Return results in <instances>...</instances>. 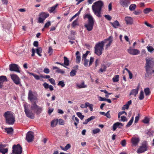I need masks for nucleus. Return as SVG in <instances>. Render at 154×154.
<instances>
[{"label":"nucleus","mask_w":154,"mask_h":154,"mask_svg":"<svg viewBox=\"0 0 154 154\" xmlns=\"http://www.w3.org/2000/svg\"><path fill=\"white\" fill-rule=\"evenodd\" d=\"M76 71L75 70L73 69L70 73V75L72 77L76 75Z\"/></svg>","instance_id":"38"},{"label":"nucleus","mask_w":154,"mask_h":154,"mask_svg":"<svg viewBox=\"0 0 154 154\" xmlns=\"http://www.w3.org/2000/svg\"><path fill=\"white\" fill-rule=\"evenodd\" d=\"M45 19V17L44 18H42L39 16L38 19V22L39 23H43Z\"/></svg>","instance_id":"43"},{"label":"nucleus","mask_w":154,"mask_h":154,"mask_svg":"<svg viewBox=\"0 0 154 154\" xmlns=\"http://www.w3.org/2000/svg\"><path fill=\"white\" fill-rule=\"evenodd\" d=\"M84 18H87L88 19V23L85 24V26L88 31H91L94 25V20L93 17L90 14H85L84 17Z\"/></svg>","instance_id":"4"},{"label":"nucleus","mask_w":154,"mask_h":154,"mask_svg":"<svg viewBox=\"0 0 154 154\" xmlns=\"http://www.w3.org/2000/svg\"><path fill=\"white\" fill-rule=\"evenodd\" d=\"M12 149V153L14 154H21L22 152V148L19 144L14 145Z\"/></svg>","instance_id":"7"},{"label":"nucleus","mask_w":154,"mask_h":154,"mask_svg":"<svg viewBox=\"0 0 154 154\" xmlns=\"http://www.w3.org/2000/svg\"><path fill=\"white\" fill-rule=\"evenodd\" d=\"M57 85L58 86H60L62 87H63L65 86V84L63 81H60L59 82Z\"/></svg>","instance_id":"40"},{"label":"nucleus","mask_w":154,"mask_h":154,"mask_svg":"<svg viewBox=\"0 0 154 154\" xmlns=\"http://www.w3.org/2000/svg\"><path fill=\"white\" fill-rule=\"evenodd\" d=\"M153 10L150 8H147L144 9L143 12L145 14H148L151 11H152Z\"/></svg>","instance_id":"30"},{"label":"nucleus","mask_w":154,"mask_h":154,"mask_svg":"<svg viewBox=\"0 0 154 154\" xmlns=\"http://www.w3.org/2000/svg\"><path fill=\"white\" fill-rule=\"evenodd\" d=\"M10 76L11 79L16 84L19 85L20 86H22L20 79L17 75L13 74H11Z\"/></svg>","instance_id":"9"},{"label":"nucleus","mask_w":154,"mask_h":154,"mask_svg":"<svg viewBox=\"0 0 154 154\" xmlns=\"http://www.w3.org/2000/svg\"><path fill=\"white\" fill-rule=\"evenodd\" d=\"M145 66L146 73L145 74V78L146 79L151 76V73L149 72V69L151 67V65H154V61H152L150 59H146V64Z\"/></svg>","instance_id":"5"},{"label":"nucleus","mask_w":154,"mask_h":154,"mask_svg":"<svg viewBox=\"0 0 154 154\" xmlns=\"http://www.w3.org/2000/svg\"><path fill=\"white\" fill-rule=\"evenodd\" d=\"M127 119L124 116H122L121 117V119L120 120H119L120 121H122L123 122L127 121Z\"/></svg>","instance_id":"41"},{"label":"nucleus","mask_w":154,"mask_h":154,"mask_svg":"<svg viewBox=\"0 0 154 154\" xmlns=\"http://www.w3.org/2000/svg\"><path fill=\"white\" fill-rule=\"evenodd\" d=\"M143 122L145 124H148L149 122V118L146 117L143 120Z\"/></svg>","instance_id":"44"},{"label":"nucleus","mask_w":154,"mask_h":154,"mask_svg":"<svg viewBox=\"0 0 154 154\" xmlns=\"http://www.w3.org/2000/svg\"><path fill=\"white\" fill-rule=\"evenodd\" d=\"M120 3L123 7H127L128 5L130 3V0H120Z\"/></svg>","instance_id":"15"},{"label":"nucleus","mask_w":154,"mask_h":154,"mask_svg":"<svg viewBox=\"0 0 154 154\" xmlns=\"http://www.w3.org/2000/svg\"><path fill=\"white\" fill-rule=\"evenodd\" d=\"M23 106L26 116L31 119H33L34 118V114L32 112V110L37 115H38L40 113L42 110V108L37 105L35 101L32 102L30 109H29L30 105L26 103L23 104Z\"/></svg>","instance_id":"1"},{"label":"nucleus","mask_w":154,"mask_h":154,"mask_svg":"<svg viewBox=\"0 0 154 154\" xmlns=\"http://www.w3.org/2000/svg\"><path fill=\"white\" fill-rule=\"evenodd\" d=\"M138 116H136V117L135 118V121H134L135 123H137L139 119V116L140 114H138Z\"/></svg>","instance_id":"63"},{"label":"nucleus","mask_w":154,"mask_h":154,"mask_svg":"<svg viewBox=\"0 0 154 154\" xmlns=\"http://www.w3.org/2000/svg\"><path fill=\"white\" fill-rule=\"evenodd\" d=\"M113 41V38L112 36H109L108 38L106 39L104 41H102L100 42L102 44L103 43V45L104 46L105 44H106V49H107V48L110 46L112 42Z\"/></svg>","instance_id":"10"},{"label":"nucleus","mask_w":154,"mask_h":154,"mask_svg":"<svg viewBox=\"0 0 154 154\" xmlns=\"http://www.w3.org/2000/svg\"><path fill=\"white\" fill-rule=\"evenodd\" d=\"M139 87L138 86L136 89H133L132 90L130 93V95H133L136 97L137 94H138Z\"/></svg>","instance_id":"20"},{"label":"nucleus","mask_w":154,"mask_h":154,"mask_svg":"<svg viewBox=\"0 0 154 154\" xmlns=\"http://www.w3.org/2000/svg\"><path fill=\"white\" fill-rule=\"evenodd\" d=\"M134 120V117H132L129 122L128 123L126 126V127L128 128L132 124Z\"/></svg>","instance_id":"32"},{"label":"nucleus","mask_w":154,"mask_h":154,"mask_svg":"<svg viewBox=\"0 0 154 154\" xmlns=\"http://www.w3.org/2000/svg\"><path fill=\"white\" fill-rule=\"evenodd\" d=\"M39 16L42 18L45 17V19L49 16V14H46L44 12H42L39 14Z\"/></svg>","instance_id":"26"},{"label":"nucleus","mask_w":154,"mask_h":154,"mask_svg":"<svg viewBox=\"0 0 154 154\" xmlns=\"http://www.w3.org/2000/svg\"><path fill=\"white\" fill-rule=\"evenodd\" d=\"M56 72L58 73H61L62 74H64L65 73L64 71L62 70L59 68L58 70H57Z\"/></svg>","instance_id":"50"},{"label":"nucleus","mask_w":154,"mask_h":154,"mask_svg":"<svg viewBox=\"0 0 154 154\" xmlns=\"http://www.w3.org/2000/svg\"><path fill=\"white\" fill-rule=\"evenodd\" d=\"M128 52L130 54L132 55H137L140 53L139 51L136 49H132L131 47L127 50Z\"/></svg>","instance_id":"14"},{"label":"nucleus","mask_w":154,"mask_h":154,"mask_svg":"<svg viewBox=\"0 0 154 154\" xmlns=\"http://www.w3.org/2000/svg\"><path fill=\"white\" fill-rule=\"evenodd\" d=\"M58 119H57L53 120L51 122V126L54 127L56 126L58 123Z\"/></svg>","instance_id":"24"},{"label":"nucleus","mask_w":154,"mask_h":154,"mask_svg":"<svg viewBox=\"0 0 154 154\" xmlns=\"http://www.w3.org/2000/svg\"><path fill=\"white\" fill-rule=\"evenodd\" d=\"M76 86L79 88H83L87 87V85H85V82H83L81 84H77Z\"/></svg>","instance_id":"25"},{"label":"nucleus","mask_w":154,"mask_h":154,"mask_svg":"<svg viewBox=\"0 0 154 154\" xmlns=\"http://www.w3.org/2000/svg\"><path fill=\"white\" fill-rule=\"evenodd\" d=\"M136 5L135 4H132L129 6V9L131 11H133L135 9Z\"/></svg>","instance_id":"34"},{"label":"nucleus","mask_w":154,"mask_h":154,"mask_svg":"<svg viewBox=\"0 0 154 154\" xmlns=\"http://www.w3.org/2000/svg\"><path fill=\"white\" fill-rule=\"evenodd\" d=\"M119 75H116L112 78V80L114 82H117L119 81Z\"/></svg>","instance_id":"35"},{"label":"nucleus","mask_w":154,"mask_h":154,"mask_svg":"<svg viewBox=\"0 0 154 154\" xmlns=\"http://www.w3.org/2000/svg\"><path fill=\"white\" fill-rule=\"evenodd\" d=\"M154 132L152 131H149L147 132L146 134L149 136L153 135Z\"/></svg>","instance_id":"49"},{"label":"nucleus","mask_w":154,"mask_h":154,"mask_svg":"<svg viewBox=\"0 0 154 154\" xmlns=\"http://www.w3.org/2000/svg\"><path fill=\"white\" fill-rule=\"evenodd\" d=\"M64 63L63 64L64 65L68 66L69 65V60L66 57H64Z\"/></svg>","instance_id":"28"},{"label":"nucleus","mask_w":154,"mask_h":154,"mask_svg":"<svg viewBox=\"0 0 154 154\" xmlns=\"http://www.w3.org/2000/svg\"><path fill=\"white\" fill-rule=\"evenodd\" d=\"M49 81L51 84L53 85H55V80L53 78H51L48 79Z\"/></svg>","instance_id":"51"},{"label":"nucleus","mask_w":154,"mask_h":154,"mask_svg":"<svg viewBox=\"0 0 154 154\" xmlns=\"http://www.w3.org/2000/svg\"><path fill=\"white\" fill-rule=\"evenodd\" d=\"M71 147L70 144L69 143L67 144L64 147V149L65 151L67 150L68 149H69Z\"/></svg>","instance_id":"58"},{"label":"nucleus","mask_w":154,"mask_h":154,"mask_svg":"<svg viewBox=\"0 0 154 154\" xmlns=\"http://www.w3.org/2000/svg\"><path fill=\"white\" fill-rule=\"evenodd\" d=\"M43 85L45 89H48L49 86V85L46 82H45L43 84Z\"/></svg>","instance_id":"60"},{"label":"nucleus","mask_w":154,"mask_h":154,"mask_svg":"<svg viewBox=\"0 0 154 154\" xmlns=\"http://www.w3.org/2000/svg\"><path fill=\"white\" fill-rule=\"evenodd\" d=\"M144 91L146 96L149 95L150 93L149 89L148 88H145L144 90Z\"/></svg>","instance_id":"33"},{"label":"nucleus","mask_w":154,"mask_h":154,"mask_svg":"<svg viewBox=\"0 0 154 154\" xmlns=\"http://www.w3.org/2000/svg\"><path fill=\"white\" fill-rule=\"evenodd\" d=\"M100 130L99 128H97L93 130L92 132L94 134H96L100 132Z\"/></svg>","instance_id":"48"},{"label":"nucleus","mask_w":154,"mask_h":154,"mask_svg":"<svg viewBox=\"0 0 154 154\" xmlns=\"http://www.w3.org/2000/svg\"><path fill=\"white\" fill-rule=\"evenodd\" d=\"M109 112L110 111H109L107 112L106 113L105 115V116L109 119L111 117L110 114L109 113Z\"/></svg>","instance_id":"62"},{"label":"nucleus","mask_w":154,"mask_h":154,"mask_svg":"<svg viewBox=\"0 0 154 154\" xmlns=\"http://www.w3.org/2000/svg\"><path fill=\"white\" fill-rule=\"evenodd\" d=\"M76 114L79 117L81 120H82L84 117V116L82 115L81 112H78Z\"/></svg>","instance_id":"39"},{"label":"nucleus","mask_w":154,"mask_h":154,"mask_svg":"<svg viewBox=\"0 0 154 154\" xmlns=\"http://www.w3.org/2000/svg\"><path fill=\"white\" fill-rule=\"evenodd\" d=\"M124 126L123 124L118 122L115 123L113 125V130L115 131L117 128H121Z\"/></svg>","instance_id":"16"},{"label":"nucleus","mask_w":154,"mask_h":154,"mask_svg":"<svg viewBox=\"0 0 154 154\" xmlns=\"http://www.w3.org/2000/svg\"><path fill=\"white\" fill-rule=\"evenodd\" d=\"M19 67L18 65L16 64H11L9 65V70L11 71H14L20 72V71L19 70Z\"/></svg>","instance_id":"13"},{"label":"nucleus","mask_w":154,"mask_h":154,"mask_svg":"<svg viewBox=\"0 0 154 154\" xmlns=\"http://www.w3.org/2000/svg\"><path fill=\"white\" fill-rule=\"evenodd\" d=\"M8 151L7 148H4L3 146L2 145H0V152L3 154H5Z\"/></svg>","instance_id":"23"},{"label":"nucleus","mask_w":154,"mask_h":154,"mask_svg":"<svg viewBox=\"0 0 154 154\" xmlns=\"http://www.w3.org/2000/svg\"><path fill=\"white\" fill-rule=\"evenodd\" d=\"M144 98V96L143 94V91H141L140 94V96L139 97L140 100H142Z\"/></svg>","instance_id":"37"},{"label":"nucleus","mask_w":154,"mask_h":154,"mask_svg":"<svg viewBox=\"0 0 154 154\" xmlns=\"http://www.w3.org/2000/svg\"><path fill=\"white\" fill-rule=\"evenodd\" d=\"M6 123L9 125H13L15 121V117L13 113L10 111H7L3 115Z\"/></svg>","instance_id":"3"},{"label":"nucleus","mask_w":154,"mask_h":154,"mask_svg":"<svg viewBox=\"0 0 154 154\" xmlns=\"http://www.w3.org/2000/svg\"><path fill=\"white\" fill-rule=\"evenodd\" d=\"M90 52V51H87L85 54H84L83 55V56L82 57V60H83L84 58H86V57L88 55V53Z\"/></svg>","instance_id":"47"},{"label":"nucleus","mask_w":154,"mask_h":154,"mask_svg":"<svg viewBox=\"0 0 154 154\" xmlns=\"http://www.w3.org/2000/svg\"><path fill=\"white\" fill-rule=\"evenodd\" d=\"M76 62L77 63H79L80 62L81 60V57L80 53L79 51H77L76 52Z\"/></svg>","instance_id":"22"},{"label":"nucleus","mask_w":154,"mask_h":154,"mask_svg":"<svg viewBox=\"0 0 154 154\" xmlns=\"http://www.w3.org/2000/svg\"><path fill=\"white\" fill-rule=\"evenodd\" d=\"M34 138V133L32 131H29L26 135V139L29 142H32Z\"/></svg>","instance_id":"12"},{"label":"nucleus","mask_w":154,"mask_h":154,"mask_svg":"<svg viewBox=\"0 0 154 154\" xmlns=\"http://www.w3.org/2000/svg\"><path fill=\"white\" fill-rule=\"evenodd\" d=\"M106 68L107 67L104 64L102 65L99 69V71L101 72H103L106 71Z\"/></svg>","instance_id":"27"},{"label":"nucleus","mask_w":154,"mask_h":154,"mask_svg":"<svg viewBox=\"0 0 154 154\" xmlns=\"http://www.w3.org/2000/svg\"><path fill=\"white\" fill-rule=\"evenodd\" d=\"M7 81V79L5 76H0V88H2L3 87V83Z\"/></svg>","instance_id":"17"},{"label":"nucleus","mask_w":154,"mask_h":154,"mask_svg":"<svg viewBox=\"0 0 154 154\" xmlns=\"http://www.w3.org/2000/svg\"><path fill=\"white\" fill-rule=\"evenodd\" d=\"M95 53L98 56L102 54V51L103 49V43L100 42L97 44L94 47Z\"/></svg>","instance_id":"6"},{"label":"nucleus","mask_w":154,"mask_h":154,"mask_svg":"<svg viewBox=\"0 0 154 154\" xmlns=\"http://www.w3.org/2000/svg\"><path fill=\"white\" fill-rule=\"evenodd\" d=\"M147 48L148 51L150 53H152L154 51V48L152 46H148Z\"/></svg>","instance_id":"36"},{"label":"nucleus","mask_w":154,"mask_h":154,"mask_svg":"<svg viewBox=\"0 0 154 154\" xmlns=\"http://www.w3.org/2000/svg\"><path fill=\"white\" fill-rule=\"evenodd\" d=\"M140 139L138 138L133 137L131 139V143L134 146L137 145Z\"/></svg>","instance_id":"18"},{"label":"nucleus","mask_w":154,"mask_h":154,"mask_svg":"<svg viewBox=\"0 0 154 154\" xmlns=\"http://www.w3.org/2000/svg\"><path fill=\"white\" fill-rule=\"evenodd\" d=\"M58 5V4H57L54 6L51 7L50 10V12H52L55 10Z\"/></svg>","instance_id":"45"},{"label":"nucleus","mask_w":154,"mask_h":154,"mask_svg":"<svg viewBox=\"0 0 154 154\" xmlns=\"http://www.w3.org/2000/svg\"><path fill=\"white\" fill-rule=\"evenodd\" d=\"M78 20L77 19L74 20L72 23V26L73 27H75L76 25H78Z\"/></svg>","instance_id":"46"},{"label":"nucleus","mask_w":154,"mask_h":154,"mask_svg":"<svg viewBox=\"0 0 154 154\" xmlns=\"http://www.w3.org/2000/svg\"><path fill=\"white\" fill-rule=\"evenodd\" d=\"M148 148V143L144 141L142 143V145L138 148L137 150V152L138 153L143 152L147 150Z\"/></svg>","instance_id":"8"},{"label":"nucleus","mask_w":154,"mask_h":154,"mask_svg":"<svg viewBox=\"0 0 154 154\" xmlns=\"http://www.w3.org/2000/svg\"><path fill=\"white\" fill-rule=\"evenodd\" d=\"M103 5V2L99 0L94 2L92 6V9L94 14L98 17H101V10Z\"/></svg>","instance_id":"2"},{"label":"nucleus","mask_w":154,"mask_h":154,"mask_svg":"<svg viewBox=\"0 0 154 154\" xmlns=\"http://www.w3.org/2000/svg\"><path fill=\"white\" fill-rule=\"evenodd\" d=\"M40 77L44 79H49L51 77L49 75H46L44 76L42 75H41Z\"/></svg>","instance_id":"56"},{"label":"nucleus","mask_w":154,"mask_h":154,"mask_svg":"<svg viewBox=\"0 0 154 154\" xmlns=\"http://www.w3.org/2000/svg\"><path fill=\"white\" fill-rule=\"evenodd\" d=\"M84 65L85 66H87L88 65V63L89 62L88 60L85 58H84Z\"/></svg>","instance_id":"42"},{"label":"nucleus","mask_w":154,"mask_h":154,"mask_svg":"<svg viewBox=\"0 0 154 154\" xmlns=\"http://www.w3.org/2000/svg\"><path fill=\"white\" fill-rule=\"evenodd\" d=\"M144 24L147 26L151 28H154V26L148 23L146 21L144 22Z\"/></svg>","instance_id":"59"},{"label":"nucleus","mask_w":154,"mask_h":154,"mask_svg":"<svg viewBox=\"0 0 154 154\" xmlns=\"http://www.w3.org/2000/svg\"><path fill=\"white\" fill-rule=\"evenodd\" d=\"M5 130L6 132L8 134H12L13 131V130L12 128H5Z\"/></svg>","instance_id":"29"},{"label":"nucleus","mask_w":154,"mask_h":154,"mask_svg":"<svg viewBox=\"0 0 154 154\" xmlns=\"http://www.w3.org/2000/svg\"><path fill=\"white\" fill-rule=\"evenodd\" d=\"M43 72L46 74H48L50 72V70L48 68H45L43 70Z\"/></svg>","instance_id":"55"},{"label":"nucleus","mask_w":154,"mask_h":154,"mask_svg":"<svg viewBox=\"0 0 154 154\" xmlns=\"http://www.w3.org/2000/svg\"><path fill=\"white\" fill-rule=\"evenodd\" d=\"M104 17L108 20H110L112 19V17L109 15H105Z\"/></svg>","instance_id":"54"},{"label":"nucleus","mask_w":154,"mask_h":154,"mask_svg":"<svg viewBox=\"0 0 154 154\" xmlns=\"http://www.w3.org/2000/svg\"><path fill=\"white\" fill-rule=\"evenodd\" d=\"M51 25V23L50 21H48L45 23V25L44 27L45 28H48Z\"/></svg>","instance_id":"53"},{"label":"nucleus","mask_w":154,"mask_h":154,"mask_svg":"<svg viewBox=\"0 0 154 154\" xmlns=\"http://www.w3.org/2000/svg\"><path fill=\"white\" fill-rule=\"evenodd\" d=\"M110 23L115 28H116L120 26V24L117 20H115L113 23L111 22Z\"/></svg>","instance_id":"21"},{"label":"nucleus","mask_w":154,"mask_h":154,"mask_svg":"<svg viewBox=\"0 0 154 154\" xmlns=\"http://www.w3.org/2000/svg\"><path fill=\"white\" fill-rule=\"evenodd\" d=\"M125 20L127 24H132L133 23V19L131 17H125Z\"/></svg>","instance_id":"19"},{"label":"nucleus","mask_w":154,"mask_h":154,"mask_svg":"<svg viewBox=\"0 0 154 154\" xmlns=\"http://www.w3.org/2000/svg\"><path fill=\"white\" fill-rule=\"evenodd\" d=\"M28 99L32 102L34 100H38L37 97L33 94L31 90H29V91Z\"/></svg>","instance_id":"11"},{"label":"nucleus","mask_w":154,"mask_h":154,"mask_svg":"<svg viewBox=\"0 0 154 154\" xmlns=\"http://www.w3.org/2000/svg\"><path fill=\"white\" fill-rule=\"evenodd\" d=\"M59 125H64V121L63 119H60L58 120Z\"/></svg>","instance_id":"57"},{"label":"nucleus","mask_w":154,"mask_h":154,"mask_svg":"<svg viewBox=\"0 0 154 154\" xmlns=\"http://www.w3.org/2000/svg\"><path fill=\"white\" fill-rule=\"evenodd\" d=\"M129 107V106L125 104V105H124L123 106L122 108V110H124L125 109H128Z\"/></svg>","instance_id":"52"},{"label":"nucleus","mask_w":154,"mask_h":154,"mask_svg":"<svg viewBox=\"0 0 154 154\" xmlns=\"http://www.w3.org/2000/svg\"><path fill=\"white\" fill-rule=\"evenodd\" d=\"M121 143L122 146H125L126 144V140H122L121 142Z\"/></svg>","instance_id":"64"},{"label":"nucleus","mask_w":154,"mask_h":154,"mask_svg":"<svg viewBox=\"0 0 154 154\" xmlns=\"http://www.w3.org/2000/svg\"><path fill=\"white\" fill-rule=\"evenodd\" d=\"M42 49L41 47H39L36 49V52L37 54L39 56H41L42 55L41 53L42 52Z\"/></svg>","instance_id":"31"},{"label":"nucleus","mask_w":154,"mask_h":154,"mask_svg":"<svg viewBox=\"0 0 154 154\" xmlns=\"http://www.w3.org/2000/svg\"><path fill=\"white\" fill-rule=\"evenodd\" d=\"M94 58L91 57L90 58L89 66H90L92 64V63L94 62Z\"/></svg>","instance_id":"61"}]
</instances>
